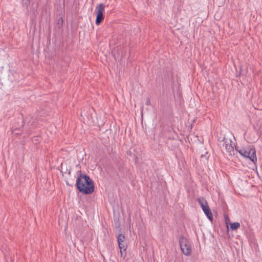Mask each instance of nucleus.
I'll return each instance as SVG.
<instances>
[{
	"label": "nucleus",
	"mask_w": 262,
	"mask_h": 262,
	"mask_svg": "<svg viewBox=\"0 0 262 262\" xmlns=\"http://www.w3.org/2000/svg\"><path fill=\"white\" fill-rule=\"evenodd\" d=\"M125 237L124 235L122 234H119L117 237V242L120 251L121 257L123 258L126 255V250L127 248V245L125 242Z\"/></svg>",
	"instance_id": "nucleus-6"
},
{
	"label": "nucleus",
	"mask_w": 262,
	"mask_h": 262,
	"mask_svg": "<svg viewBox=\"0 0 262 262\" xmlns=\"http://www.w3.org/2000/svg\"><path fill=\"white\" fill-rule=\"evenodd\" d=\"M198 201L199 203V204L200 205L201 207H202L204 212L206 214V215L207 216V217L211 221L212 220V213L210 211V209L208 206L207 202L206 200L203 197L199 198L198 199Z\"/></svg>",
	"instance_id": "nucleus-5"
},
{
	"label": "nucleus",
	"mask_w": 262,
	"mask_h": 262,
	"mask_svg": "<svg viewBox=\"0 0 262 262\" xmlns=\"http://www.w3.org/2000/svg\"><path fill=\"white\" fill-rule=\"evenodd\" d=\"M145 104L147 105H150V99L149 98H147V99H146V101L145 102Z\"/></svg>",
	"instance_id": "nucleus-9"
},
{
	"label": "nucleus",
	"mask_w": 262,
	"mask_h": 262,
	"mask_svg": "<svg viewBox=\"0 0 262 262\" xmlns=\"http://www.w3.org/2000/svg\"><path fill=\"white\" fill-rule=\"evenodd\" d=\"M223 150H225L229 155H234V143L228 137H225L222 141Z\"/></svg>",
	"instance_id": "nucleus-3"
},
{
	"label": "nucleus",
	"mask_w": 262,
	"mask_h": 262,
	"mask_svg": "<svg viewBox=\"0 0 262 262\" xmlns=\"http://www.w3.org/2000/svg\"><path fill=\"white\" fill-rule=\"evenodd\" d=\"M179 243L181 249L183 254L187 256L189 255L191 252V248L187 239L183 236L180 237Z\"/></svg>",
	"instance_id": "nucleus-4"
},
{
	"label": "nucleus",
	"mask_w": 262,
	"mask_h": 262,
	"mask_svg": "<svg viewBox=\"0 0 262 262\" xmlns=\"http://www.w3.org/2000/svg\"><path fill=\"white\" fill-rule=\"evenodd\" d=\"M104 8L105 6L102 3L99 4L96 8L95 11L97 14L96 24L97 25H99L104 19L103 13L104 11Z\"/></svg>",
	"instance_id": "nucleus-7"
},
{
	"label": "nucleus",
	"mask_w": 262,
	"mask_h": 262,
	"mask_svg": "<svg viewBox=\"0 0 262 262\" xmlns=\"http://www.w3.org/2000/svg\"><path fill=\"white\" fill-rule=\"evenodd\" d=\"M76 186L78 190L84 194H91L94 191V185L90 177L80 173L76 179Z\"/></svg>",
	"instance_id": "nucleus-1"
},
{
	"label": "nucleus",
	"mask_w": 262,
	"mask_h": 262,
	"mask_svg": "<svg viewBox=\"0 0 262 262\" xmlns=\"http://www.w3.org/2000/svg\"><path fill=\"white\" fill-rule=\"evenodd\" d=\"M235 150H237L242 156L249 158L253 162L255 163L257 161L256 151L254 147L249 146L239 149L235 147Z\"/></svg>",
	"instance_id": "nucleus-2"
},
{
	"label": "nucleus",
	"mask_w": 262,
	"mask_h": 262,
	"mask_svg": "<svg viewBox=\"0 0 262 262\" xmlns=\"http://www.w3.org/2000/svg\"><path fill=\"white\" fill-rule=\"evenodd\" d=\"M240 227V224L237 222H234L230 224V228L232 230H236Z\"/></svg>",
	"instance_id": "nucleus-8"
}]
</instances>
